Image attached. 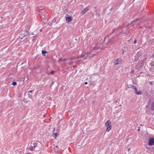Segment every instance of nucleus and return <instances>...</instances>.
I'll return each mask as SVG.
<instances>
[{
    "mask_svg": "<svg viewBox=\"0 0 154 154\" xmlns=\"http://www.w3.org/2000/svg\"><path fill=\"white\" fill-rule=\"evenodd\" d=\"M48 24L49 25H51V23H48Z\"/></svg>",
    "mask_w": 154,
    "mask_h": 154,
    "instance_id": "obj_23",
    "label": "nucleus"
},
{
    "mask_svg": "<svg viewBox=\"0 0 154 154\" xmlns=\"http://www.w3.org/2000/svg\"><path fill=\"white\" fill-rule=\"evenodd\" d=\"M151 109L152 110H154V102L152 103L151 105Z\"/></svg>",
    "mask_w": 154,
    "mask_h": 154,
    "instance_id": "obj_11",
    "label": "nucleus"
},
{
    "mask_svg": "<svg viewBox=\"0 0 154 154\" xmlns=\"http://www.w3.org/2000/svg\"><path fill=\"white\" fill-rule=\"evenodd\" d=\"M144 61L143 60H140L139 61V63L140 64V66H143L144 65V63H143Z\"/></svg>",
    "mask_w": 154,
    "mask_h": 154,
    "instance_id": "obj_10",
    "label": "nucleus"
},
{
    "mask_svg": "<svg viewBox=\"0 0 154 154\" xmlns=\"http://www.w3.org/2000/svg\"><path fill=\"white\" fill-rule=\"evenodd\" d=\"M137 42V40H135L134 41V44H135Z\"/></svg>",
    "mask_w": 154,
    "mask_h": 154,
    "instance_id": "obj_20",
    "label": "nucleus"
},
{
    "mask_svg": "<svg viewBox=\"0 0 154 154\" xmlns=\"http://www.w3.org/2000/svg\"><path fill=\"white\" fill-rule=\"evenodd\" d=\"M100 15V14H96V15L97 17H99Z\"/></svg>",
    "mask_w": 154,
    "mask_h": 154,
    "instance_id": "obj_24",
    "label": "nucleus"
},
{
    "mask_svg": "<svg viewBox=\"0 0 154 154\" xmlns=\"http://www.w3.org/2000/svg\"><path fill=\"white\" fill-rule=\"evenodd\" d=\"M152 57H154V53H153V54H152Z\"/></svg>",
    "mask_w": 154,
    "mask_h": 154,
    "instance_id": "obj_21",
    "label": "nucleus"
},
{
    "mask_svg": "<svg viewBox=\"0 0 154 154\" xmlns=\"http://www.w3.org/2000/svg\"><path fill=\"white\" fill-rule=\"evenodd\" d=\"M111 122L110 120L107 121L105 123V125L107 127L106 131L108 132L111 130L112 127V125H111Z\"/></svg>",
    "mask_w": 154,
    "mask_h": 154,
    "instance_id": "obj_3",
    "label": "nucleus"
},
{
    "mask_svg": "<svg viewBox=\"0 0 154 154\" xmlns=\"http://www.w3.org/2000/svg\"><path fill=\"white\" fill-rule=\"evenodd\" d=\"M66 21L68 22H69L72 20V17L71 16L66 17Z\"/></svg>",
    "mask_w": 154,
    "mask_h": 154,
    "instance_id": "obj_7",
    "label": "nucleus"
},
{
    "mask_svg": "<svg viewBox=\"0 0 154 154\" xmlns=\"http://www.w3.org/2000/svg\"><path fill=\"white\" fill-rule=\"evenodd\" d=\"M47 52L45 51H42V54H44L47 53Z\"/></svg>",
    "mask_w": 154,
    "mask_h": 154,
    "instance_id": "obj_15",
    "label": "nucleus"
},
{
    "mask_svg": "<svg viewBox=\"0 0 154 154\" xmlns=\"http://www.w3.org/2000/svg\"><path fill=\"white\" fill-rule=\"evenodd\" d=\"M82 57H83V56L82 55Z\"/></svg>",
    "mask_w": 154,
    "mask_h": 154,
    "instance_id": "obj_32",
    "label": "nucleus"
},
{
    "mask_svg": "<svg viewBox=\"0 0 154 154\" xmlns=\"http://www.w3.org/2000/svg\"><path fill=\"white\" fill-rule=\"evenodd\" d=\"M57 133H54L53 135H52V136H53V137H55V139H56V137L57 135Z\"/></svg>",
    "mask_w": 154,
    "mask_h": 154,
    "instance_id": "obj_13",
    "label": "nucleus"
},
{
    "mask_svg": "<svg viewBox=\"0 0 154 154\" xmlns=\"http://www.w3.org/2000/svg\"><path fill=\"white\" fill-rule=\"evenodd\" d=\"M12 85L13 86H15L17 85V83L16 82H14L12 83Z\"/></svg>",
    "mask_w": 154,
    "mask_h": 154,
    "instance_id": "obj_14",
    "label": "nucleus"
},
{
    "mask_svg": "<svg viewBox=\"0 0 154 154\" xmlns=\"http://www.w3.org/2000/svg\"><path fill=\"white\" fill-rule=\"evenodd\" d=\"M40 32H41L42 31V29H40Z\"/></svg>",
    "mask_w": 154,
    "mask_h": 154,
    "instance_id": "obj_28",
    "label": "nucleus"
},
{
    "mask_svg": "<svg viewBox=\"0 0 154 154\" xmlns=\"http://www.w3.org/2000/svg\"><path fill=\"white\" fill-rule=\"evenodd\" d=\"M150 65L151 66H154V60H152L150 63Z\"/></svg>",
    "mask_w": 154,
    "mask_h": 154,
    "instance_id": "obj_12",
    "label": "nucleus"
},
{
    "mask_svg": "<svg viewBox=\"0 0 154 154\" xmlns=\"http://www.w3.org/2000/svg\"><path fill=\"white\" fill-rule=\"evenodd\" d=\"M33 91L32 90H31V91H28V92H30V93H32V92H33Z\"/></svg>",
    "mask_w": 154,
    "mask_h": 154,
    "instance_id": "obj_19",
    "label": "nucleus"
},
{
    "mask_svg": "<svg viewBox=\"0 0 154 154\" xmlns=\"http://www.w3.org/2000/svg\"><path fill=\"white\" fill-rule=\"evenodd\" d=\"M94 54H93V56H89H89H87V57L86 58H87V59H88V58H89V59H90V58H91L92 57H93V56H94Z\"/></svg>",
    "mask_w": 154,
    "mask_h": 154,
    "instance_id": "obj_16",
    "label": "nucleus"
},
{
    "mask_svg": "<svg viewBox=\"0 0 154 154\" xmlns=\"http://www.w3.org/2000/svg\"><path fill=\"white\" fill-rule=\"evenodd\" d=\"M85 85H87L88 84V82H85Z\"/></svg>",
    "mask_w": 154,
    "mask_h": 154,
    "instance_id": "obj_25",
    "label": "nucleus"
},
{
    "mask_svg": "<svg viewBox=\"0 0 154 154\" xmlns=\"http://www.w3.org/2000/svg\"><path fill=\"white\" fill-rule=\"evenodd\" d=\"M29 33L26 30H25L20 35L19 37L21 39H22L24 37L26 36H29Z\"/></svg>",
    "mask_w": 154,
    "mask_h": 154,
    "instance_id": "obj_2",
    "label": "nucleus"
},
{
    "mask_svg": "<svg viewBox=\"0 0 154 154\" xmlns=\"http://www.w3.org/2000/svg\"><path fill=\"white\" fill-rule=\"evenodd\" d=\"M54 71H52L50 72V73L51 75H52V74H53L54 73Z\"/></svg>",
    "mask_w": 154,
    "mask_h": 154,
    "instance_id": "obj_17",
    "label": "nucleus"
},
{
    "mask_svg": "<svg viewBox=\"0 0 154 154\" xmlns=\"http://www.w3.org/2000/svg\"><path fill=\"white\" fill-rule=\"evenodd\" d=\"M26 154H30V153H27Z\"/></svg>",
    "mask_w": 154,
    "mask_h": 154,
    "instance_id": "obj_31",
    "label": "nucleus"
},
{
    "mask_svg": "<svg viewBox=\"0 0 154 154\" xmlns=\"http://www.w3.org/2000/svg\"><path fill=\"white\" fill-rule=\"evenodd\" d=\"M130 149L129 148V149H128V151Z\"/></svg>",
    "mask_w": 154,
    "mask_h": 154,
    "instance_id": "obj_30",
    "label": "nucleus"
},
{
    "mask_svg": "<svg viewBox=\"0 0 154 154\" xmlns=\"http://www.w3.org/2000/svg\"><path fill=\"white\" fill-rule=\"evenodd\" d=\"M121 58H118L114 62V64L115 65H116L121 63L122 61Z\"/></svg>",
    "mask_w": 154,
    "mask_h": 154,
    "instance_id": "obj_5",
    "label": "nucleus"
},
{
    "mask_svg": "<svg viewBox=\"0 0 154 154\" xmlns=\"http://www.w3.org/2000/svg\"><path fill=\"white\" fill-rule=\"evenodd\" d=\"M32 145H31L29 146V150L31 151H33L34 150V148L36 147H38L40 148V147L41 146V143L39 142L38 143H34L32 144Z\"/></svg>",
    "mask_w": 154,
    "mask_h": 154,
    "instance_id": "obj_1",
    "label": "nucleus"
},
{
    "mask_svg": "<svg viewBox=\"0 0 154 154\" xmlns=\"http://www.w3.org/2000/svg\"><path fill=\"white\" fill-rule=\"evenodd\" d=\"M134 92L135 93H136L137 95H140L142 94L141 91H137V89L136 88H135L134 89Z\"/></svg>",
    "mask_w": 154,
    "mask_h": 154,
    "instance_id": "obj_8",
    "label": "nucleus"
},
{
    "mask_svg": "<svg viewBox=\"0 0 154 154\" xmlns=\"http://www.w3.org/2000/svg\"><path fill=\"white\" fill-rule=\"evenodd\" d=\"M59 60V61H60L61 60V59H60Z\"/></svg>",
    "mask_w": 154,
    "mask_h": 154,
    "instance_id": "obj_29",
    "label": "nucleus"
},
{
    "mask_svg": "<svg viewBox=\"0 0 154 154\" xmlns=\"http://www.w3.org/2000/svg\"><path fill=\"white\" fill-rule=\"evenodd\" d=\"M88 7H86L85 8H84L83 10H82L80 12V13L82 14V15H84L88 11Z\"/></svg>",
    "mask_w": 154,
    "mask_h": 154,
    "instance_id": "obj_6",
    "label": "nucleus"
},
{
    "mask_svg": "<svg viewBox=\"0 0 154 154\" xmlns=\"http://www.w3.org/2000/svg\"><path fill=\"white\" fill-rule=\"evenodd\" d=\"M128 88H133L134 89L136 88L135 86L131 84H130L128 85Z\"/></svg>",
    "mask_w": 154,
    "mask_h": 154,
    "instance_id": "obj_9",
    "label": "nucleus"
},
{
    "mask_svg": "<svg viewBox=\"0 0 154 154\" xmlns=\"http://www.w3.org/2000/svg\"><path fill=\"white\" fill-rule=\"evenodd\" d=\"M32 35H33L34 34L33 33H32Z\"/></svg>",
    "mask_w": 154,
    "mask_h": 154,
    "instance_id": "obj_33",
    "label": "nucleus"
},
{
    "mask_svg": "<svg viewBox=\"0 0 154 154\" xmlns=\"http://www.w3.org/2000/svg\"><path fill=\"white\" fill-rule=\"evenodd\" d=\"M55 128H54L53 130V131H55Z\"/></svg>",
    "mask_w": 154,
    "mask_h": 154,
    "instance_id": "obj_27",
    "label": "nucleus"
},
{
    "mask_svg": "<svg viewBox=\"0 0 154 154\" xmlns=\"http://www.w3.org/2000/svg\"><path fill=\"white\" fill-rule=\"evenodd\" d=\"M148 144L149 146H151L154 144V138H150Z\"/></svg>",
    "mask_w": 154,
    "mask_h": 154,
    "instance_id": "obj_4",
    "label": "nucleus"
},
{
    "mask_svg": "<svg viewBox=\"0 0 154 154\" xmlns=\"http://www.w3.org/2000/svg\"><path fill=\"white\" fill-rule=\"evenodd\" d=\"M42 11V9H40L39 11H38V12L39 13H40V12H41Z\"/></svg>",
    "mask_w": 154,
    "mask_h": 154,
    "instance_id": "obj_18",
    "label": "nucleus"
},
{
    "mask_svg": "<svg viewBox=\"0 0 154 154\" xmlns=\"http://www.w3.org/2000/svg\"><path fill=\"white\" fill-rule=\"evenodd\" d=\"M138 20V19H136V20H133V21L132 22H135V21H137V20Z\"/></svg>",
    "mask_w": 154,
    "mask_h": 154,
    "instance_id": "obj_22",
    "label": "nucleus"
},
{
    "mask_svg": "<svg viewBox=\"0 0 154 154\" xmlns=\"http://www.w3.org/2000/svg\"><path fill=\"white\" fill-rule=\"evenodd\" d=\"M134 71L133 70H132V71H131V72H132V73H134Z\"/></svg>",
    "mask_w": 154,
    "mask_h": 154,
    "instance_id": "obj_26",
    "label": "nucleus"
}]
</instances>
